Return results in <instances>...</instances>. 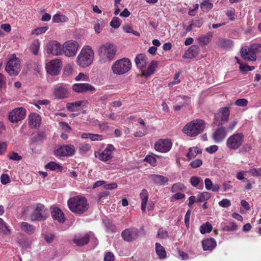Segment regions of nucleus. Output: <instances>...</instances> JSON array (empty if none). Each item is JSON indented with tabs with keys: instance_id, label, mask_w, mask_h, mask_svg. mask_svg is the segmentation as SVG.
Returning <instances> with one entry per match:
<instances>
[{
	"instance_id": "nucleus-32",
	"label": "nucleus",
	"mask_w": 261,
	"mask_h": 261,
	"mask_svg": "<svg viewBox=\"0 0 261 261\" xmlns=\"http://www.w3.org/2000/svg\"><path fill=\"white\" fill-rule=\"evenodd\" d=\"M216 44L219 48L228 49L232 47L233 42L228 39L220 38L217 42Z\"/></svg>"
},
{
	"instance_id": "nucleus-50",
	"label": "nucleus",
	"mask_w": 261,
	"mask_h": 261,
	"mask_svg": "<svg viewBox=\"0 0 261 261\" xmlns=\"http://www.w3.org/2000/svg\"><path fill=\"white\" fill-rule=\"evenodd\" d=\"M239 68L240 71L243 73H244L245 72L248 71L253 70L255 68L254 66H250L248 65L245 64H241Z\"/></svg>"
},
{
	"instance_id": "nucleus-38",
	"label": "nucleus",
	"mask_w": 261,
	"mask_h": 261,
	"mask_svg": "<svg viewBox=\"0 0 261 261\" xmlns=\"http://www.w3.org/2000/svg\"><path fill=\"white\" fill-rule=\"evenodd\" d=\"M53 21L56 23L67 22L68 18L65 15L57 13L53 16Z\"/></svg>"
},
{
	"instance_id": "nucleus-45",
	"label": "nucleus",
	"mask_w": 261,
	"mask_h": 261,
	"mask_svg": "<svg viewBox=\"0 0 261 261\" xmlns=\"http://www.w3.org/2000/svg\"><path fill=\"white\" fill-rule=\"evenodd\" d=\"M91 148V147L90 144L87 143H82L80 144L79 150L81 154H84L90 150Z\"/></svg>"
},
{
	"instance_id": "nucleus-51",
	"label": "nucleus",
	"mask_w": 261,
	"mask_h": 261,
	"mask_svg": "<svg viewBox=\"0 0 261 261\" xmlns=\"http://www.w3.org/2000/svg\"><path fill=\"white\" fill-rule=\"evenodd\" d=\"M123 29L127 33H132L135 36L140 35L139 32L134 31L133 28L128 25L123 26Z\"/></svg>"
},
{
	"instance_id": "nucleus-59",
	"label": "nucleus",
	"mask_w": 261,
	"mask_h": 261,
	"mask_svg": "<svg viewBox=\"0 0 261 261\" xmlns=\"http://www.w3.org/2000/svg\"><path fill=\"white\" fill-rule=\"evenodd\" d=\"M200 178L197 176H192L190 179V182L192 186L196 187L199 184Z\"/></svg>"
},
{
	"instance_id": "nucleus-37",
	"label": "nucleus",
	"mask_w": 261,
	"mask_h": 261,
	"mask_svg": "<svg viewBox=\"0 0 261 261\" xmlns=\"http://www.w3.org/2000/svg\"><path fill=\"white\" fill-rule=\"evenodd\" d=\"M20 227L22 230L30 234L33 233L35 230L34 226L25 222H22L21 223Z\"/></svg>"
},
{
	"instance_id": "nucleus-58",
	"label": "nucleus",
	"mask_w": 261,
	"mask_h": 261,
	"mask_svg": "<svg viewBox=\"0 0 261 261\" xmlns=\"http://www.w3.org/2000/svg\"><path fill=\"white\" fill-rule=\"evenodd\" d=\"M219 205L222 207H228L231 205L230 201L227 199H223L219 202Z\"/></svg>"
},
{
	"instance_id": "nucleus-23",
	"label": "nucleus",
	"mask_w": 261,
	"mask_h": 261,
	"mask_svg": "<svg viewBox=\"0 0 261 261\" xmlns=\"http://www.w3.org/2000/svg\"><path fill=\"white\" fill-rule=\"evenodd\" d=\"M199 53V48L196 45H193L185 53L184 59H193L196 57Z\"/></svg>"
},
{
	"instance_id": "nucleus-41",
	"label": "nucleus",
	"mask_w": 261,
	"mask_h": 261,
	"mask_svg": "<svg viewBox=\"0 0 261 261\" xmlns=\"http://www.w3.org/2000/svg\"><path fill=\"white\" fill-rule=\"evenodd\" d=\"M211 197V194L207 192H204L199 193L197 195V202H201L208 200Z\"/></svg>"
},
{
	"instance_id": "nucleus-28",
	"label": "nucleus",
	"mask_w": 261,
	"mask_h": 261,
	"mask_svg": "<svg viewBox=\"0 0 261 261\" xmlns=\"http://www.w3.org/2000/svg\"><path fill=\"white\" fill-rule=\"evenodd\" d=\"M41 122L40 116L36 113H32L29 117V124L32 128H37L40 126Z\"/></svg>"
},
{
	"instance_id": "nucleus-30",
	"label": "nucleus",
	"mask_w": 261,
	"mask_h": 261,
	"mask_svg": "<svg viewBox=\"0 0 261 261\" xmlns=\"http://www.w3.org/2000/svg\"><path fill=\"white\" fill-rule=\"evenodd\" d=\"M202 245L204 250H212L217 245V243L214 238L206 239L202 241Z\"/></svg>"
},
{
	"instance_id": "nucleus-48",
	"label": "nucleus",
	"mask_w": 261,
	"mask_h": 261,
	"mask_svg": "<svg viewBox=\"0 0 261 261\" xmlns=\"http://www.w3.org/2000/svg\"><path fill=\"white\" fill-rule=\"evenodd\" d=\"M237 229V226L236 223L232 222H230L227 225L224 226L223 228V230L226 231H231L236 230Z\"/></svg>"
},
{
	"instance_id": "nucleus-57",
	"label": "nucleus",
	"mask_w": 261,
	"mask_h": 261,
	"mask_svg": "<svg viewBox=\"0 0 261 261\" xmlns=\"http://www.w3.org/2000/svg\"><path fill=\"white\" fill-rule=\"evenodd\" d=\"M90 139L91 141H101L103 139V138L101 135L91 134Z\"/></svg>"
},
{
	"instance_id": "nucleus-27",
	"label": "nucleus",
	"mask_w": 261,
	"mask_h": 261,
	"mask_svg": "<svg viewBox=\"0 0 261 261\" xmlns=\"http://www.w3.org/2000/svg\"><path fill=\"white\" fill-rule=\"evenodd\" d=\"M214 33L212 32H208L206 34L198 37L196 40L198 43L202 46L208 45L211 41Z\"/></svg>"
},
{
	"instance_id": "nucleus-4",
	"label": "nucleus",
	"mask_w": 261,
	"mask_h": 261,
	"mask_svg": "<svg viewBox=\"0 0 261 261\" xmlns=\"http://www.w3.org/2000/svg\"><path fill=\"white\" fill-rule=\"evenodd\" d=\"M132 63L127 58H122L117 60L112 66L113 72L116 74L121 75L127 72L131 68Z\"/></svg>"
},
{
	"instance_id": "nucleus-53",
	"label": "nucleus",
	"mask_w": 261,
	"mask_h": 261,
	"mask_svg": "<svg viewBox=\"0 0 261 261\" xmlns=\"http://www.w3.org/2000/svg\"><path fill=\"white\" fill-rule=\"evenodd\" d=\"M73 72V68L72 65L70 64L67 65L64 70V74L69 76L71 75Z\"/></svg>"
},
{
	"instance_id": "nucleus-29",
	"label": "nucleus",
	"mask_w": 261,
	"mask_h": 261,
	"mask_svg": "<svg viewBox=\"0 0 261 261\" xmlns=\"http://www.w3.org/2000/svg\"><path fill=\"white\" fill-rule=\"evenodd\" d=\"M51 216L55 220L59 223H64L65 222L64 214L61 210L58 207H54L51 211Z\"/></svg>"
},
{
	"instance_id": "nucleus-54",
	"label": "nucleus",
	"mask_w": 261,
	"mask_h": 261,
	"mask_svg": "<svg viewBox=\"0 0 261 261\" xmlns=\"http://www.w3.org/2000/svg\"><path fill=\"white\" fill-rule=\"evenodd\" d=\"M248 103V100L245 98L239 99L235 102V105L239 107H246Z\"/></svg>"
},
{
	"instance_id": "nucleus-39",
	"label": "nucleus",
	"mask_w": 261,
	"mask_h": 261,
	"mask_svg": "<svg viewBox=\"0 0 261 261\" xmlns=\"http://www.w3.org/2000/svg\"><path fill=\"white\" fill-rule=\"evenodd\" d=\"M155 250L157 254L159 255L160 258H163L166 257V251L164 248L160 243H156Z\"/></svg>"
},
{
	"instance_id": "nucleus-64",
	"label": "nucleus",
	"mask_w": 261,
	"mask_h": 261,
	"mask_svg": "<svg viewBox=\"0 0 261 261\" xmlns=\"http://www.w3.org/2000/svg\"><path fill=\"white\" fill-rule=\"evenodd\" d=\"M192 23L193 24V26L196 28H200L202 24H203V20L202 18H200L199 19H197L195 20L191 21Z\"/></svg>"
},
{
	"instance_id": "nucleus-63",
	"label": "nucleus",
	"mask_w": 261,
	"mask_h": 261,
	"mask_svg": "<svg viewBox=\"0 0 261 261\" xmlns=\"http://www.w3.org/2000/svg\"><path fill=\"white\" fill-rule=\"evenodd\" d=\"M249 172L253 176H261V168L259 169L253 168L249 171Z\"/></svg>"
},
{
	"instance_id": "nucleus-62",
	"label": "nucleus",
	"mask_w": 261,
	"mask_h": 261,
	"mask_svg": "<svg viewBox=\"0 0 261 261\" xmlns=\"http://www.w3.org/2000/svg\"><path fill=\"white\" fill-rule=\"evenodd\" d=\"M115 257L114 254L110 252H107L104 256V261H114Z\"/></svg>"
},
{
	"instance_id": "nucleus-61",
	"label": "nucleus",
	"mask_w": 261,
	"mask_h": 261,
	"mask_svg": "<svg viewBox=\"0 0 261 261\" xmlns=\"http://www.w3.org/2000/svg\"><path fill=\"white\" fill-rule=\"evenodd\" d=\"M1 181L3 185H6L10 182L9 176L8 174H3L1 176Z\"/></svg>"
},
{
	"instance_id": "nucleus-2",
	"label": "nucleus",
	"mask_w": 261,
	"mask_h": 261,
	"mask_svg": "<svg viewBox=\"0 0 261 261\" xmlns=\"http://www.w3.org/2000/svg\"><path fill=\"white\" fill-rule=\"evenodd\" d=\"M205 122L200 119H194L187 123L182 128L184 134L194 137L201 134L205 128Z\"/></svg>"
},
{
	"instance_id": "nucleus-56",
	"label": "nucleus",
	"mask_w": 261,
	"mask_h": 261,
	"mask_svg": "<svg viewBox=\"0 0 261 261\" xmlns=\"http://www.w3.org/2000/svg\"><path fill=\"white\" fill-rule=\"evenodd\" d=\"M45 136L44 133L42 132L39 133L36 136H34L32 139L33 141L38 142L42 141L45 138Z\"/></svg>"
},
{
	"instance_id": "nucleus-52",
	"label": "nucleus",
	"mask_w": 261,
	"mask_h": 261,
	"mask_svg": "<svg viewBox=\"0 0 261 261\" xmlns=\"http://www.w3.org/2000/svg\"><path fill=\"white\" fill-rule=\"evenodd\" d=\"M110 25L115 29L119 28L120 25L119 19L118 17H113L110 22Z\"/></svg>"
},
{
	"instance_id": "nucleus-46",
	"label": "nucleus",
	"mask_w": 261,
	"mask_h": 261,
	"mask_svg": "<svg viewBox=\"0 0 261 261\" xmlns=\"http://www.w3.org/2000/svg\"><path fill=\"white\" fill-rule=\"evenodd\" d=\"M249 47L251 52L254 54L255 56H256L257 54L261 52V44H253Z\"/></svg>"
},
{
	"instance_id": "nucleus-31",
	"label": "nucleus",
	"mask_w": 261,
	"mask_h": 261,
	"mask_svg": "<svg viewBox=\"0 0 261 261\" xmlns=\"http://www.w3.org/2000/svg\"><path fill=\"white\" fill-rule=\"evenodd\" d=\"M158 62L156 61H152L149 65L146 70L143 69L141 75L144 77H147L153 74L158 67Z\"/></svg>"
},
{
	"instance_id": "nucleus-55",
	"label": "nucleus",
	"mask_w": 261,
	"mask_h": 261,
	"mask_svg": "<svg viewBox=\"0 0 261 261\" xmlns=\"http://www.w3.org/2000/svg\"><path fill=\"white\" fill-rule=\"evenodd\" d=\"M157 237L161 239H165L168 237V232L163 228L159 229Z\"/></svg>"
},
{
	"instance_id": "nucleus-18",
	"label": "nucleus",
	"mask_w": 261,
	"mask_h": 261,
	"mask_svg": "<svg viewBox=\"0 0 261 261\" xmlns=\"http://www.w3.org/2000/svg\"><path fill=\"white\" fill-rule=\"evenodd\" d=\"M139 231L136 228L126 229L121 232L122 238L126 241L132 242L137 239Z\"/></svg>"
},
{
	"instance_id": "nucleus-13",
	"label": "nucleus",
	"mask_w": 261,
	"mask_h": 261,
	"mask_svg": "<svg viewBox=\"0 0 261 261\" xmlns=\"http://www.w3.org/2000/svg\"><path fill=\"white\" fill-rule=\"evenodd\" d=\"M115 148L112 144H108L102 152H96L95 155L96 158L102 162H106L112 159L113 151Z\"/></svg>"
},
{
	"instance_id": "nucleus-35",
	"label": "nucleus",
	"mask_w": 261,
	"mask_h": 261,
	"mask_svg": "<svg viewBox=\"0 0 261 261\" xmlns=\"http://www.w3.org/2000/svg\"><path fill=\"white\" fill-rule=\"evenodd\" d=\"M201 152V150L197 147L190 148L187 154V156L189 160H191L194 158L197 154H200Z\"/></svg>"
},
{
	"instance_id": "nucleus-15",
	"label": "nucleus",
	"mask_w": 261,
	"mask_h": 261,
	"mask_svg": "<svg viewBox=\"0 0 261 261\" xmlns=\"http://www.w3.org/2000/svg\"><path fill=\"white\" fill-rule=\"evenodd\" d=\"M78 47L77 42L68 41L64 44L62 50L66 56L72 57L76 54Z\"/></svg>"
},
{
	"instance_id": "nucleus-43",
	"label": "nucleus",
	"mask_w": 261,
	"mask_h": 261,
	"mask_svg": "<svg viewBox=\"0 0 261 261\" xmlns=\"http://www.w3.org/2000/svg\"><path fill=\"white\" fill-rule=\"evenodd\" d=\"M44 168L59 172H61L63 169V167L60 164H45Z\"/></svg>"
},
{
	"instance_id": "nucleus-47",
	"label": "nucleus",
	"mask_w": 261,
	"mask_h": 261,
	"mask_svg": "<svg viewBox=\"0 0 261 261\" xmlns=\"http://www.w3.org/2000/svg\"><path fill=\"white\" fill-rule=\"evenodd\" d=\"M48 29V28L47 27H39L33 30L31 34L32 35L35 34L36 35L38 36L39 35L46 32Z\"/></svg>"
},
{
	"instance_id": "nucleus-8",
	"label": "nucleus",
	"mask_w": 261,
	"mask_h": 261,
	"mask_svg": "<svg viewBox=\"0 0 261 261\" xmlns=\"http://www.w3.org/2000/svg\"><path fill=\"white\" fill-rule=\"evenodd\" d=\"M6 71L11 76H16L20 71V60L15 55L8 61L6 66Z\"/></svg>"
},
{
	"instance_id": "nucleus-26",
	"label": "nucleus",
	"mask_w": 261,
	"mask_h": 261,
	"mask_svg": "<svg viewBox=\"0 0 261 261\" xmlns=\"http://www.w3.org/2000/svg\"><path fill=\"white\" fill-rule=\"evenodd\" d=\"M87 103V101L86 100H78L67 103L66 108L70 112H75L79 110V107H85Z\"/></svg>"
},
{
	"instance_id": "nucleus-25",
	"label": "nucleus",
	"mask_w": 261,
	"mask_h": 261,
	"mask_svg": "<svg viewBox=\"0 0 261 261\" xmlns=\"http://www.w3.org/2000/svg\"><path fill=\"white\" fill-rule=\"evenodd\" d=\"M149 178L158 186H164L169 181L168 177L161 175L151 174Z\"/></svg>"
},
{
	"instance_id": "nucleus-44",
	"label": "nucleus",
	"mask_w": 261,
	"mask_h": 261,
	"mask_svg": "<svg viewBox=\"0 0 261 261\" xmlns=\"http://www.w3.org/2000/svg\"><path fill=\"white\" fill-rule=\"evenodd\" d=\"M186 189L185 186L181 183H176L172 185L171 191L172 193H175L180 191H184Z\"/></svg>"
},
{
	"instance_id": "nucleus-7",
	"label": "nucleus",
	"mask_w": 261,
	"mask_h": 261,
	"mask_svg": "<svg viewBox=\"0 0 261 261\" xmlns=\"http://www.w3.org/2000/svg\"><path fill=\"white\" fill-rule=\"evenodd\" d=\"M53 93L56 99H63L68 98L70 93V87L66 84H58L54 87Z\"/></svg>"
},
{
	"instance_id": "nucleus-40",
	"label": "nucleus",
	"mask_w": 261,
	"mask_h": 261,
	"mask_svg": "<svg viewBox=\"0 0 261 261\" xmlns=\"http://www.w3.org/2000/svg\"><path fill=\"white\" fill-rule=\"evenodd\" d=\"M212 225L209 222H207L200 226V231L201 234H205L210 232L212 230Z\"/></svg>"
},
{
	"instance_id": "nucleus-1",
	"label": "nucleus",
	"mask_w": 261,
	"mask_h": 261,
	"mask_svg": "<svg viewBox=\"0 0 261 261\" xmlns=\"http://www.w3.org/2000/svg\"><path fill=\"white\" fill-rule=\"evenodd\" d=\"M67 204L71 212L79 215H82L86 212L89 207L87 199L82 196L70 198L68 200Z\"/></svg>"
},
{
	"instance_id": "nucleus-20",
	"label": "nucleus",
	"mask_w": 261,
	"mask_h": 261,
	"mask_svg": "<svg viewBox=\"0 0 261 261\" xmlns=\"http://www.w3.org/2000/svg\"><path fill=\"white\" fill-rule=\"evenodd\" d=\"M72 90L77 93H85L88 91L93 92L96 89L88 83H77L72 85Z\"/></svg>"
},
{
	"instance_id": "nucleus-34",
	"label": "nucleus",
	"mask_w": 261,
	"mask_h": 261,
	"mask_svg": "<svg viewBox=\"0 0 261 261\" xmlns=\"http://www.w3.org/2000/svg\"><path fill=\"white\" fill-rule=\"evenodd\" d=\"M110 192L108 191L99 193L97 195V202L100 204L106 203L108 201Z\"/></svg>"
},
{
	"instance_id": "nucleus-17",
	"label": "nucleus",
	"mask_w": 261,
	"mask_h": 261,
	"mask_svg": "<svg viewBox=\"0 0 261 261\" xmlns=\"http://www.w3.org/2000/svg\"><path fill=\"white\" fill-rule=\"evenodd\" d=\"M172 147V143L169 139H161L154 144V148L156 151L161 152L169 151Z\"/></svg>"
},
{
	"instance_id": "nucleus-19",
	"label": "nucleus",
	"mask_w": 261,
	"mask_h": 261,
	"mask_svg": "<svg viewBox=\"0 0 261 261\" xmlns=\"http://www.w3.org/2000/svg\"><path fill=\"white\" fill-rule=\"evenodd\" d=\"M216 128L212 134V138L216 143L222 142L226 137L227 132L226 128L223 126H220Z\"/></svg>"
},
{
	"instance_id": "nucleus-11",
	"label": "nucleus",
	"mask_w": 261,
	"mask_h": 261,
	"mask_svg": "<svg viewBox=\"0 0 261 261\" xmlns=\"http://www.w3.org/2000/svg\"><path fill=\"white\" fill-rule=\"evenodd\" d=\"M229 115L230 111L228 107L221 108L219 109L218 114L215 116V123L218 126L222 125L228 121Z\"/></svg>"
},
{
	"instance_id": "nucleus-33",
	"label": "nucleus",
	"mask_w": 261,
	"mask_h": 261,
	"mask_svg": "<svg viewBox=\"0 0 261 261\" xmlns=\"http://www.w3.org/2000/svg\"><path fill=\"white\" fill-rule=\"evenodd\" d=\"M141 199V210L143 212L146 211V204L148 199V193L146 189H143L140 194Z\"/></svg>"
},
{
	"instance_id": "nucleus-5",
	"label": "nucleus",
	"mask_w": 261,
	"mask_h": 261,
	"mask_svg": "<svg viewBox=\"0 0 261 261\" xmlns=\"http://www.w3.org/2000/svg\"><path fill=\"white\" fill-rule=\"evenodd\" d=\"M48 215L47 208L42 204L37 203L30 215V219L32 221H41L45 220Z\"/></svg>"
},
{
	"instance_id": "nucleus-10",
	"label": "nucleus",
	"mask_w": 261,
	"mask_h": 261,
	"mask_svg": "<svg viewBox=\"0 0 261 261\" xmlns=\"http://www.w3.org/2000/svg\"><path fill=\"white\" fill-rule=\"evenodd\" d=\"M243 135L242 133H237L230 136L227 140L226 145L231 150H236L243 144Z\"/></svg>"
},
{
	"instance_id": "nucleus-9",
	"label": "nucleus",
	"mask_w": 261,
	"mask_h": 261,
	"mask_svg": "<svg viewBox=\"0 0 261 261\" xmlns=\"http://www.w3.org/2000/svg\"><path fill=\"white\" fill-rule=\"evenodd\" d=\"M75 152V148L73 145L59 146L54 150L55 154L60 157L71 156Z\"/></svg>"
},
{
	"instance_id": "nucleus-42",
	"label": "nucleus",
	"mask_w": 261,
	"mask_h": 261,
	"mask_svg": "<svg viewBox=\"0 0 261 261\" xmlns=\"http://www.w3.org/2000/svg\"><path fill=\"white\" fill-rule=\"evenodd\" d=\"M0 231H2L5 234L9 235L11 234V230L4 221L0 218Z\"/></svg>"
},
{
	"instance_id": "nucleus-36",
	"label": "nucleus",
	"mask_w": 261,
	"mask_h": 261,
	"mask_svg": "<svg viewBox=\"0 0 261 261\" xmlns=\"http://www.w3.org/2000/svg\"><path fill=\"white\" fill-rule=\"evenodd\" d=\"M200 8L203 12L208 11L213 7V4L211 0H204L200 4Z\"/></svg>"
},
{
	"instance_id": "nucleus-6",
	"label": "nucleus",
	"mask_w": 261,
	"mask_h": 261,
	"mask_svg": "<svg viewBox=\"0 0 261 261\" xmlns=\"http://www.w3.org/2000/svg\"><path fill=\"white\" fill-rule=\"evenodd\" d=\"M116 48L113 44L107 43L100 46L98 50V55L103 59L113 60L116 55Z\"/></svg>"
},
{
	"instance_id": "nucleus-60",
	"label": "nucleus",
	"mask_w": 261,
	"mask_h": 261,
	"mask_svg": "<svg viewBox=\"0 0 261 261\" xmlns=\"http://www.w3.org/2000/svg\"><path fill=\"white\" fill-rule=\"evenodd\" d=\"M144 161L148 162V163H154L156 162L155 155L153 154L152 155H147L144 160Z\"/></svg>"
},
{
	"instance_id": "nucleus-21",
	"label": "nucleus",
	"mask_w": 261,
	"mask_h": 261,
	"mask_svg": "<svg viewBox=\"0 0 261 261\" xmlns=\"http://www.w3.org/2000/svg\"><path fill=\"white\" fill-rule=\"evenodd\" d=\"M90 233H86L84 236L81 234L75 235L72 241L77 246H84L89 242Z\"/></svg>"
},
{
	"instance_id": "nucleus-3",
	"label": "nucleus",
	"mask_w": 261,
	"mask_h": 261,
	"mask_svg": "<svg viewBox=\"0 0 261 261\" xmlns=\"http://www.w3.org/2000/svg\"><path fill=\"white\" fill-rule=\"evenodd\" d=\"M93 58V50L89 47L83 48L77 57V64L81 67H86L92 63Z\"/></svg>"
},
{
	"instance_id": "nucleus-49",
	"label": "nucleus",
	"mask_w": 261,
	"mask_h": 261,
	"mask_svg": "<svg viewBox=\"0 0 261 261\" xmlns=\"http://www.w3.org/2000/svg\"><path fill=\"white\" fill-rule=\"evenodd\" d=\"M8 158L10 160H13L14 161H19L22 159V156L15 152H10L8 155Z\"/></svg>"
},
{
	"instance_id": "nucleus-12",
	"label": "nucleus",
	"mask_w": 261,
	"mask_h": 261,
	"mask_svg": "<svg viewBox=\"0 0 261 261\" xmlns=\"http://www.w3.org/2000/svg\"><path fill=\"white\" fill-rule=\"evenodd\" d=\"M62 65L61 60L58 59L53 60L46 64L47 72L51 75H58L61 71Z\"/></svg>"
},
{
	"instance_id": "nucleus-22",
	"label": "nucleus",
	"mask_w": 261,
	"mask_h": 261,
	"mask_svg": "<svg viewBox=\"0 0 261 261\" xmlns=\"http://www.w3.org/2000/svg\"><path fill=\"white\" fill-rule=\"evenodd\" d=\"M147 57L145 54H140L136 57L135 61L137 67L143 71L147 65Z\"/></svg>"
},
{
	"instance_id": "nucleus-24",
	"label": "nucleus",
	"mask_w": 261,
	"mask_h": 261,
	"mask_svg": "<svg viewBox=\"0 0 261 261\" xmlns=\"http://www.w3.org/2000/svg\"><path fill=\"white\" fill-rule=\"evenodd\" d=\"M242 57L245 60L254 61L256 60V56L252 53L248 46L242 47L241 50Z\"/></svg>"
},
{
	"instance_id": "nucleus-16",
	"label": "nucleus",
	"mask_w": 261,
	"mask_h": 261,
	"mask_svg": "<svg viewBox=\"0 0 261 261\" xmlns=\"http://www.w3.org/2000/svg\"><path fill=\"white\" fill-rule=\"evenodd\" d=\"M63 48L61 44L57 41L52 40L47 44V53L54 56H59L62 54Z\"/></svg>"
},
{
	"instance_id": "nucleus-14",
	"label": "nucleus",
	"mask_w": 261,
	"mask_h": 261,
	"mask_svg": "<svg viewBox=\"0 0 261 261\" xmlns=\"http://www.w3.org/2000/svg\"><path fill=\"white\" fill-rule=\"evenodd\" d=\"M25 113V109L16 108L9 113V120L13 123L18 122L24 118Z\"/></svg>"
}]
</instances>
